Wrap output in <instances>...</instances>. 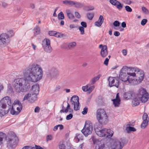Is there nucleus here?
I'll list each match as a JSON object with an SVG mask.
<instances>
[{"instance_id": "1", "label": "nucleus", "mask_w": 149, "mask_h": 149, "mask_svg": "<svg viewBox=\"0 0 149 149\" xmlns=\"http://www.w3.org/2000/svg\"><path fill=\"white\" fill-rule=\"evenodd\" d=\"M23 73L24 78L17 79L14 81L13 86L18 93L25 92L30 88L29 81L35 83L41 80L43 71L40 65L33 64Z\"/></svg>"}, {"instance_id": "2", "label": "nucleus", "mask_w": 149, "mask_h": 149, "mask_svg": "<svg viewBox=\"0 0 149 149\" xmlns=\"http://www.w3.org/2000/svg\"><path fill=\"white\" fill-rule=\"evenodd\" d=\"M144 75L143 71L137 68L124 66L120 70L119 78L127 84L136 85L143 81Z\"/></svg>"}, {"instance_id": "3", "label": "nucleus", "mask_w": 149, "mask_h": 149, "mask_svg": "<svg viewBox=\"0 0 149 149\" xmlns=\"http://www.w3.org/2000/svg\"><path fill=\"white\" fill-rule=\"evenodd\" d=\"M11 104L10 98L8 96L2 98L0 100V116L1 117L9 111Z\"/></svg>"}, {"instance_id": "4", "label": "nucleus", "mask_w": 149, "mask_h": 149, "mask_svg": "<svg viewBox=\"0 0 149 149\" xmlns=\"http://www.w3.org/2000/svg\"><path fill=\"white\" fill-rule=\"evenodd\" d=\"M39 89L38 84H36L33 85L32 87V89L24 97L23 101L28 100L30 102H34L37 98V95L39 93Z\"/></svg>"}, {"instance_id": "5", "label": "nucleus", "mask_w": 149, "mask_h": 149, "mask_svg": "<svg viewBox=\"0 0 149 149\" xmlns=\"http://www.w3.org/2000/svg\"><path fill=\"white\" fill-rule=\"evenodd\" d=\"M14 33L12 31H9L8 34L3 33L0 34V47H3L8 44L10 41V38L14 36Z\"/></svg>"}, {"instance_id": "6", "label": "nucleus", "mask_w": 149, "mask_h": 149, "mask_svg": "<svg viewBox=\"0 0 149 149\" xmlns=\"http://www.w3.org/2000/svg\"><path fill=\"white\" fill-rule=\"evenodd\" d=\"M95 130L96 134L100 137L110 138L113 134V131L107 128L102 129L100 127H98L97 126H95Z\"/></svg>"}, {"instance_id": "7", "label": "nucleus", "mask_w": 149, "mask_h": 149, "mask_svg": "<svg viewBox=\"0 0 149 149\" xmlns=\"http://www.w3.org/2000/svg\"><path fill=\"white\" fill-rule=\"evenodd\" d=\"M96 118L101 124L106 123L108 120V116L104 109H99L97 111Z\"/></svg>"}, {"instance_id": "8", "label": "nucleus", "mask_w": 149, "mask_h": 149, "mask_svg": "<svg viewBox=\"0 0 149 149\" xmlns=\"http://www.w3.org/2000/svg\"><path fill=\"white\" fill-rule=\"evenodd\" d=\"M126 143V141L125 138L113 140L109 146V149H122Z\"/></svg>"}, {"instance_id": "9", "label": "nucleus", "mask_w": 149, "mask_h": 149, "mask_svg": "<svg viewBox=\"0 0 149 149\" xmlns=\"http://www.w3.org/2000/svg\"><path fill=\"white\" fill-rule=\"evenodd\" d=\"M136 96L142 103H145L147 101L149 96L145 89L141 88L136 93Z\"/></svg>"}, {"instance_id": "10", "label": "nucleus", "mask_w": 149, "mask_h": 149, "mask_svg": "<svg viewBox=\"0 0 149 149\" xmlns=\"http://www.w3.org/2000/svg\"><path fill=\"white\" fill-rule=\"evenodd\" d=\"M93 130L92 124L90 120L86 121L84 127L81 132L85 136L91 134Z\"/></svg>"}, {"instance_id": "11", "label": "nucleus", "mask_w": 149, "mask_h": 149, "mask_svg": "<svg viewBox=\"0 0 149 149\" xmlns=\"http://www.w3.org/2000/svg\"><path fill=\"white\" fill-rule=\"evenodd\" d=\"M7 145L10 148L15 147L18 142V138L15 135H9L7 139Z\"/></svg>"}, {"instance_id": "12", "label": "nucleus", "mask_w": 149, "mask_h": 149, "mask_svg": "<svg viewBox=\"0 0 149 149\" xmlns=\"http://www.w3.org/2000/svg\"><path fill=\"white\" fill-rule=\"evenodd\" d=\"M92 140L93 144L95 146V149H103L104 148V145L102 141L94 137H92Z\"/></svg>"}, {"instance_id": "13", "label": "nucleus", "mask_w": 149, "mask_h": 149, "mask_svg": "<svg viewBox=\"0 0 149 149\" xmlns=\"http://www.w3.org/2000/svg\"><path fill=\"white\" fill-rule=\"evenodd\" d=\"M71 103L74 105V109L77 111L79 109V97L77 96H73L70 99Z\"/></svg>"}, {"instance_id": "14", "label": "nucleus", "mask_w": 149, "mask_h": 149, "mask_svg": "<svg viewBox=\"0 0 149 149\" xmlns=\"http://www.w3.org/2000/svg\"><path fill=\"white\" fill-rule=\"evenodd\" d=\"M45 42V44L42 43V46L45 51L47 52L50 53L52 51V48L50 45V41L49 39H46L43 41L44 43Z\"/></svg>"}, {"instance_id": "15", "label": "nucleus", "mask_w": 149, "mask_h": 149, "mask_svg": "<svg viewBox=\"0 0 149 149\" xmlns=\"http://www.w3.org/2000/svg\"><path fill=\"white\" fill-rule=\"evenodd\" d=\"M108 81L109 85L110 87L114 86L118 87L119 81L118 78L110 77L109 78Z\"/></svg>"}, {"instance_id": "16", "label": "nucleus", "mask_w": 149, "mask_h": 149, "mask_svg": "<svg viewBox=\"0 0 149 149\" xmlns=\"http://www.w3.org/2000/svg\"><path fill=\"white\" fill-rule=\"evenodd\" d=\"M99 48H101V49L100 52L101 56L102 58L106 57L108 54L107 47L106 45H103L102 44L100 45Z\"/></svg>"}, {"instance_id": "17", "label": "nucleus", "mask_w": 149, "mask_h": 149, "mask_svg": "<svg viewBox=\"0 0 149 149\" xmlns=\"http://www.w3.org/2000/svg\"><path fill=\"white\" fill-rule=\"evenodd\" d=\"M13 104L14 109L16 108L17 110H18V112H16V113H17L18 112H20L22 108V105L20 102L17 100H16L14 101Z\"/></svg>"}, {"instance_id": "18", "label": "nucleus", "mask_w": 149, "mask_h": 149, "mask_svg": "<svg viewBox=\"0 0 149 149\" xmlns=\"http://www.w3.org/2000/svg\"><path fill=\"white\" fill-rule=\"evenodd\" d=\"M113 103V104L115 107H119L120 102V97L119 96V94L118 93L116 95V98L113 99L112 100Z\"/></svg>"}, {"instance_id": "19", "label": "nucleus", "mask_w": 149, "mask_h": 149, "mask_svg": "<svg viewBox=\"0 0 149 149\" xmlns=\"http://www.w3.org/2000/svg\"><path fill=\"white\" fill-rule=\"evenodd\" d=\"M71 6L74 7L76 8H81L84 6V3L75 1H72Z\"/></svg>"}, {"instance_id": "20", "label": "nucleus", "mask_w": 149, "mask_h": 149, "mask_svg": "<svg viewBox=\"0 0 149 149\" xmlns=\"http://www.w3.org/2000/svg\"><path fill=\"white\" fill-rule=\"evenodd\" d=\"M140 100L136 96V94L132 99V106L135 107L139 104Z\"/></svg>"}, {"instance_id": "21", "label": "nucleus", "mask_w": 149, "mask_h": 149, "mask_svg": "<svg viewBox=\"0 0 149 149\" xmlns=\"http://www.w3.org/2000/svg\"><path fill=\"white\" fill-rule=\"evenodd\" d=\"M134 95L133 93L130 91L125 93L123 95L124 98L126 100H129Z\"/></svg>"}, {"instance_id": "22", "label": "nucleus", "mask_w": 149, "mask_h": 149, "mask_svg": "<svg viewBox=\"0 0 149 149\" xmlns=\"http://www.w3.org/2000/svg\"><path fill=\"white\" fill-rule=\"evenodd\" d=\"M50 73L51 76L55 77L59 74V72L58 70L55 68H53L50 71Z\"/></svg>"}, {"instance_id": "23", "label": "nucleus", "mask_w": 149, "mask_h": 149, "mask_svg": "<svg viewBox=\"0 0 149 149\" xmlns=\"http://www.w3.org/2000/svg\"><path fill=\"white\" fill-rule=\"evenodd\" d=\"M100 76V75H99L92 78L90 82V84L92 85L94 84L97 81L99 80Z\"/></svg>"}, {"instance_id": "24", "label": "nucleus", "mask_w": 149, "mask_h": 149, "mask_svg": "<svg viewBox=\"0 0 149 149\" xmlns=\"http://www.w3.org/2000/svg\"><path fill=\"white\" fill-rule=\"evenodd\" d=\"M66 12L67 16L70 19H73L74 18V15L71 13L69 10H67L66 11Z\"/></svg>"}, {"instance_id": "25", "label": "nucleus", "mask_w": 149, "mask_h": 149, "mask_svg": "<svg viewBox=\"0 0 149 149\" xmlns=\"http://www.w3.org/2000/svg\"><path fill=\"white\" fill-rule=\"evenodd\" d=\"M83 137L81 134H77L75 137V139L76 142H78L80 140H83Z\"/></svg>"}, {"instance_id": "26", "label": "nucleus", "mask_w": 149, "mask_h": 149, "mask_svg": "<svg viewBox=\"0 0 149 149\" xmlns=\"http://www.w3.org/2000/svg\"><path fill=\"white\" fill-rule=\"evenodd\" d=\"M18 110H17L16 108L14 109V108L13 107V104L12 105L11 108L10 110V113L13 115H17L20 112H18L17 113H16V112H18Z\"/></svg>"}, {"instance_id": "27", "label": "nucleus", "mask_w": 149, "mask_h": 149, "mask_svg": "<svg viewBox=\"0 0 149 149\" xmlns=\"http://www.w3.org/2000/svg\"><path fill=\"white\" fill-rule=\"evenodd\" d=\"M35 36H36L40 33V29L39 26H36L33 30Z\"/></svg>"}, {"instance_id": "28", "label": "nucleus", "mask_w": 149, "mask_h": 149, "mask_svg": "<svg viewBox=\"0 0 149 149\" xmlns=\"http://www.w3.org/2000/svg\"><path fill=\"white\" fill-rule=\"evenodd\" d=\"M76 45V42H73L69 43L68 45V47L70 49H72L75 47Z\"/></svg>"}, {"instance_id": "29", "label": "nucleus", "mask_w": 149, "mask_h": 149, "mask_svg": "<svg viewBox=\"0 0 149 149\" xmlns=\"http://www.w3.org/2000/svg\"><path fill=\"white\" fill-rule=\"evenodd\" d=\"M72 1L65 0L63 1V3L67 6H71Z\"/></svg>"}, {"instance_id": "30", "label": "nucleus", "mask_w": 149, "mask_h": 149, "mask_svg": "<svg viewBox=\"0 0 149 149\" xmlns=\"http://www.w3.org/2000/svg\"><path fill=\"white\" fill-rule=\"evenodd\" d=\"M126 130L128 133H130L131 131L135 132L136 131V129L132 127H129L126 128Z\"/></svg>"}, {"instance_id": "31", "label": "nucleus", "mask_w": 149, "mask_h": 149, "mask_svg": "<svg viewBox=\"0 0 149 149\" xmlns=\"http://www.w3.org/2000/svg\"><path fill=\"white\" fill-rule=\"evenodd\" d=\"M64 142H61L59 145V147L60 149H65L66 146Z\"/></svg>"}, {"instance_id": "32", "label": "nucleus", "mask_w": 149, "mask_h": 149, "mask_svg": "<svg viewBox=\"0 0 149 149\" xmlns=\"http://www.w3.org/2000/svg\"><path fill=\"white\" fill-rule=\"evenodd\" d=\"M116 6L118 10H120L123 7V5L121 4L118 1L117 4Z\"/></svg>"}, {"instance_id": "33", "label": "nucleus", "mask_w": 149, "mask_h": 149, "mask_svg": "<svg viewBox=\"0 0 149 149\" xmlns=\"http://www.w3.org/2000/svg\"><path fill=\"white\" fill-rule=\"evenodd\" d=\"M148 121L147 120H143L142 123L141 124V128H145L146 127L147 125L148 124Z\"/></svg>"}, {"instance_id": "34", "label": "nucleus", "mask_w": 149, "mask_h": 149, "mask_svg": "<svg viewBox=\"0 0 149 149\" xmlns=\"http://www.w3.org/2000/svg\"><path fill=\"white\" fill-rule=\"evenodd\" d=\"M58 17L59 19H63L64 18V14L62 12L59 13L58 15Z\"/></svg>"}, {"instance_id": "35", "label": "nucleus", "mask_w": 149, "mask_h": 149, "mask_svg": "<svg viewBox=\"0 0 149 149\" xmlns=\"http://www.w3.org/2000/svg\"><path fill=\"white\" fill-rule=\"evenodd\" d=\"M90 85V84H88L86 86H82V89L83 91L84 92L88 91V88L89 86Z\"/></svg>"}, {"instance_id": "36", "label": "nucleus", "mask_w": 149, "mask_h": 149, "mask_svg": "<svg viewBox=\"0 0 149 149\" xmlns=\"http://www.w3.org/2000/svg\"><path fill=\"white\" fill-rule=\"evenodd\" d=\"M94 16V14L93 13H88L87 14L88 18L90 20L92 19Z\"/></svg>"}, {"instance_id": "37", "label": "nucleus", "mask_w": 149, "mask_h": 149, "mask_svg": "<svg viewBox=\"0 0 149 149\" xmlns=\"http://www.w3.org/2000/svg\"><path fill=\"white\" fill-rule=\"evenodd\" d=\"M79 30L80 32L81 35H83L85 34L84 29V27L82 26H79Z\"/></svg>"}, {"instance_id": "38", "label": "nucleus", "mask_w": 149, "mask_h": 149, "mask_svg": "<svg viewBox=\"0 0 149 149\" xmlns=\"http://www.w3.org/2000/svg\"><path fill=\"white\" fill-rule=\"evenodd\" d=\"M142 10L143 12L146 14H149L148 10L145 7H142Z\"/></svg>"}, {"instance_id": "39", "label": "nucleus", "mask_w": 149, "mask_h": 149, "mask_svg": "<svg viewBox=\"0 0 149 149\" xmlns=\"http://www.w3.org/2000/svg\"><path fill=\"white\" fill-rule=\"evenodd\" d=\"M118 1L116 0H110L109 2L112 5L116 6Z\"/></svg>"}, {"instance_id": "40", "label": "nucleus", "mask_w": 149, "mask_h": 149, "mask_svg": "<svg viewBox=\"0 0 149 149\" xmlns=\"http://www.w3.org/2000/svg\"><path fill=\"white\" fill-rule=\"evenodd\" d=\"M54 36L57 38H61L63 37V34L56 31Z\"/></svg>"}, {"instance_id": "41", "label": "nucleus", "mask_w": 149, "mask_h": 149, "mask_svg": "<svg viewBox=\"0 0 149 149\" xmlns=\"http://www.w3.org/2000/svg\"><path fill=\"white\" fill-rule=\"evenodd\" d=\"M143 120H147L148 121L149 118L146 113H144V114L143 116Z\"/></svg>"}, {"instance_id": "42", "label": "nucleus", "mask_w": 149, "mask_h": 149, "mask_svg": "<svg viewBox=\"0 0 149 149\" xmlns=\"http://www.w3.org/2000/svg\"><path fill=\"white\" fill-rule=\"evenodd\" d=\"M95 88V86H91L88 87V92L89 93H90Z\"/></svg>"}, {"instance_id": "43", "label": "nucleus", "mask_w": 149, "mask_h": 149, "mask_svg": "<svg viewBox=\"0 0 149 149\" xmlns=\"http://www.w3.org/2000/svg\"><path fill=\"white\" fill-rule=\"evenodd\" d=\"M4 134L3 133H0V145L2 143L3 138L4 137Z\"/></svg>"}, {"instance_id": "44", "label": "nucleus", "mask_w": 149, "mask_h": 149, "mask_svg": "<svg viewBox=\"0 0 149 149\" xmlns=\"http://www.w3.org/2000/svg\"><path fill=\"white\" fill-rule=\"evenodd\" d=\"M113 25L115 27L119 26L120 25V23L119 21H116L113 22Z\"/></svg>"}, {"instance_id": "45", "label": "nucleus", "mask_w": 149, "mask_h": 149, "mask_svg": "<svg viewBox=\"0 0 149 149\" xmlns=\"http://www.w3.org/2000/svg\"><path fill=\"white\" fill-rule=\"evenodd\" d=\"M33 146L32 147L30 146H26L23 148L22 149H35Z\"/></svg>"}, {"instance_id": "46", "label": "nucleus", "mask_w": 149, "mask_h": 149, "mask_svg": "<svg viewBox=\"0 0 149 149\" xmlns=\"http://www.w3.org/2000/svg\"><path fill=\"white\" fill-rule=\"evenodd\" d=\"M147 20L146 19H143L141 22V24L142 26L144 25L147 22Z\"/></svg>"}, {"instance_id": "47", "label": "nucleus", "mask_w": 149, "mask_h": 149, "mask_svg": "<svg viewBox=\"0 0 149 149\" xmlns=\"http://www.w3.org/2000/svg\"><path fill=\"white\" fill-rule=\"evenodd\" d=\"M125 8V10L127 12H131L132 11V8L129 6H126Z\"/></svg>"}, {"instance_id": "48", "label": "nucleus", "mask_w": 149, "mask_h": 149, "mask_svg": "<svg viewBox=\"0 0 149 149\" xmlns=\"http://www.w3.org/2000/svg\"><path fill=\"white\" fill-rule=\"evenodd\" d=\"M88 108L87 107H85L83 109V111H82V113L85 115L87 113L88 111Z\"/></svg>"}, {"instance_id": "49", "label": "nucleus", "mask_w": 149, "mask_h": 149, "mask_svg": "<svg viewBox=\"0 0 149 149\" xmlns=\"http://www.w3.org/2000/svg\"><path fill=\"white\" fill-rule=\"evenodd\" d=\"M1 4L3 8H6L8 5V4L6 2L2 1L1 2Z\"/></svg>"}, {"instance_id": "50", "label": "nucleus", "mask_w": 149, "mask_h": 149, "mask_svg": "<svg viewBox=\"0 0 149 149\" xmlns=\"http://www.w3.org/2000/svg\"><path fill=\"white\" fill-rule=\"evenodd\" d=\"M102 23L99 21L96 22L95 23V25L98 27H99L101 26Z\"/></svg>"}, {"instance_id": "51", "label": "nucleus", "mask_w": 149, "mask_h": 149, "mask_svg": "<svg viewBox=\"0 0 149 149\" xmlns=\"http://www.w3.org/2000/svg\"><path fill=\"white\" fill-rule=\"evenodd\" d=\"M56 31H51L49 32V34L50 36H54Z\"/></svg>"}, {"instance_id": "52", "label": "nucleus", "mask_w": 149, "mask_h": 149, "mask_svg": "<svg viewBox=\"0 0 149 149\" xmlns=\"http://www.w3.org/2000/svg\"><path fill=\"white\" fill-rule=\"evenodd\" d=\"M109 61V58H106L105 61L104 62V64L106 66H107L108 65V62Z\"/></svg>"}, {"instance_id": "53", "label": "nucleus", "mask_w": 149, "mask_h": 149, "mask_svg": "<svg viewBox=\"0 0 149 149\" xmlns=\"http://www.w3.org/2000/svg\"><path fill=\"white\" fill-rule=\"evenodd\" d=\"M73 117V115L72 114H70L69 115L67 116L66 119L67 120H69L71 119Z\"/></svg>"}, {"instance_id": "54", "label": "nucleus", "mask_w": 149, "mask_h": 149, "mask_svg": "<svg viewBox=\"0 0 149 149\" xmlns=\"http://www.w3.org/2000/svg\"><path fill=\"white\" fill-rule=\"evenodd\" d=\"M98 21L102 23L103 22L104 19L103 16L102 15H100V16L99 19Z\"/></svg>"}, {"instance_id": "55", "label": "nucleus", "mask_w": 149, "mask_h": 149, "mask_svg": "<svg viewBox=\"0 0 149 149\" xmlns=\"http://www.w3.org/2000/svg\"><path fill=\"white\" fill-rule=\"evenodd\" d=\"M81 24L82 26H81L84 27V28H86L87 25L86 22H82L81 23Z\"/></svg>"}, {"instance_id": "56", "label": "nucleus", "mask_w": 149, "mask_h": 149, "mask_svg": "<svg viewBox=\"0 0 149 149\" xmlns=\"http://www.w3.org/2000/svg\"><path fill=\"white\" fill-rule=\"evenodd\" d=\"M52 136L51 135H49L47 136L46 139L47 141H50L52 139Z\"/></svg>"}, {"instance_id": "57", "label": "nucleus", "mask_w": 149, "mask_h": 149, "mask_svg": "<svg viewBox=\"0 0 149 149\" xmlns=\"http://www.w3.org/2000/svg\"><path fill=\"white\" fill-rule=\"evenodd\" d=\"M75 15L76 17L78 18H80L81 17V16L79 13L77 12H75Z\"/></svg>"}, {"instance_id": "58", "label": "nucleus", "mask_w": 149, "mask_h": 149, "mask_svg": "<svg viewBox=\"0 0 149 149\" xmlns=\"http://www.w3.org/2000/svg\"><path fill=\"white\" fill-rule=\"evenodd\" d=\"M70 106L68 103L67 107L66 109L64 111V112L65 113H67L68 112L69 109H70Z\"/></svg>"}, {"instance_id": "59", "label": "nucleus", "mask_w": 149, "mask_h": 149, "mask_svg": "<svg viewBox=\"0 0 149 149\" xmlns=\"http://www.w3.org/2000/svg\"><path fill=\"white\" fill-rule=\"evenodd\" d=\"M124 2L126 4L129 5L131 3V1L130 0H125Z\"/></svg>"}, {"instance_id": "60", "label": "nucleus", "mask_w": 149, "mask_h": 149, "mask_svg": "<svg viewBox=\"0 0 149 149\" xmlns=\"http://www.w3.org/2000/svg\"><path fill=\"white\" fill-rule=\"evenodd\" d=\"M114 35L116 36H118L120 35V33L118 31H115L114 33Z\"/></svg>"}, {"instance_id": "61", "label": "nucleus", "mask_w": 149, "mask_h": 149, "mask_svg": "<svg viewBox=\"0 0 149 149\" xmlns=\"http://www.w3.org/2000/svg\"><path fill=\"white\" fill-rule=\"evenodd\" d=\"M40 110V109L39 107H37L35 108L34 112L35 113H38L39 112Z\"/></svg>"}, {"instance_id": "62", "label": "nucleus", "mask_w": 149, "mask_h": 149, "mask_svg": "<svg viewBox=\"0 0 149 149\" xmlns=\"http://www.w3.org/2000/svg\"><path fill=\"white\" fill-rule=\"evenodd\" d=\"M29 8L32 9H33L35 8L34 5L32 3H31L29 5Z\"/></svg>"}, {"instance_id": "63", "label": "nucleus", "mask_w": 149, "mask_h": 149, "mask_svg": "<svg viewBox=\"0 0 149 149\" xmlns=\"http://www.w3.org/2000/svg\"><path fill=\"white\" fill-rule=\"evenodd\" d=\"M61 88V87L60 86H56L54 89L55 91H57L60 89Z\"/></svg>"}, {"instance_id": "64", "label": "nucleus", "mask_w": 149, "mask_h": 149, "mask_svg": "<svg viewBox=\"0 0 149 149\" xmlns=\"http://www.w3.org/2000/svg\"><path fill=\"white\" fill-rule=\"evenodd\" d=\"M126 24L125 22H123L121 24V26L123 28H125L126 27Z\"/></svg>"}]
</instances>
